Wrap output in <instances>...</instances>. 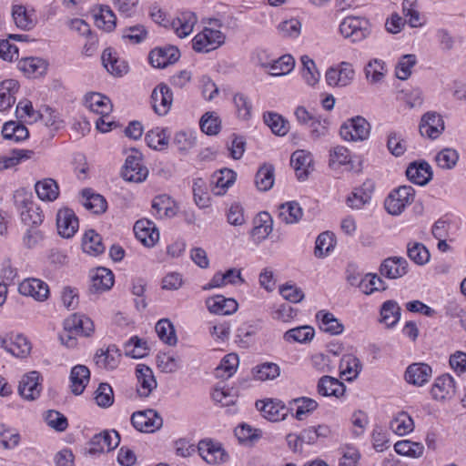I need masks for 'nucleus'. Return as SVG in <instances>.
<instances>
[{
    "instance_id": "nucleus-1",
    "label": "nucleus",
    "mask_w": 466,
    "mask_h": 466,
    "mask_svg": "<svg viewBox=\"0 0 466 466\" xmlns=\"http://www.w3.org/2000/svg\"><path fill=\"white\" fill-rule=\"evenodd\" d=\"M14 201L25 225L35 228L43 222L42 211L33 201L31 193L24 189L16 190L14 194Z\"/></svg>"
},
{
    "instance_id": "nucleus-2",
    "label": "nucleus",
    "mask_w": 466,
    "mask_h": 466,
    "mask_svg": "<svg viewBox=\"0 0 466 466\" xmlns=\"http://www.w3.org/2000/svg\"><path fill=\"white\" fill-rule=\"evenodd\" d=\"M415 190L410 186H401L393 190L385 199L384 206L390 215H400L406 206L414 200Z\"/></svg>"
},
{
    "instance_id": "nucleus-3",
    "label": "nucleus",
    "mask_w": 466,
    "mask_h": 466,
    "mask_svg": "<svg viewBox=\"0 0 466 466\" xmlns=\"http://www.w3.org/2000/svg\"><path fill=\"white\" fill-rule=\"evenodd\" d=\"M225 35L217 29L205 27L192 40L193 49L198 53H208L225 43Z\"/></svg>"
},
{
    "instance_id": "nucleus-4",
    "label": "nucleus",
    "mask_w": 466,
    "mask_h": 466,
    "mask_svg": "<svg viewBox=\"0 0 466 466\" xmlns=\"http://www.w3.org/2000/svg\"><path fill=\"white\" fill-rule=\"evenodd\" d=\"M370 132V123L360 116L349 119L339 130L341 137L347 141H363L369 137Z\"/></svg>"
},
{
    "instance_id": "nucleus-5",
    "label": "nucleus",
    "mask_w": 466,
    "mask_h": 466,
    "mask_svg": "<svg viewBox=\"0 0 466 466\" xmlns=\"http://www.w3.org/2000/svg\"><path fill=\"white\" fill-rule=\"evenodd\" d=\"M339 31L353 43L362 41L370 33L368 20L356 16L346 17L339 25Z\"/></svg>"
},
{
    "instance_id": "nucleus-6",
    "label": "nucleus",
    "mask_w": 466,
    "mask_h": 466,
    "mask_svg": "<svg viewBox=\"0 0 466 466\" xmlns=\"http://www.w3.org/2000/svg\"><path fill=\"white\" fill-rule=\"evenodd\" d=\"M147 175L148 169L142 163L141 153L134 151L133 154L127 156L122 170V177L125 180L140 183L146 180Z\"/></svg>"
},
{
    "instance_id": "nucleus-7",
    "label": "nucleus",
    "mask_w": 466,
    "mask_h": 466,
    "mask_svg": "<svg viewBox=\"0 0 466 466\" xmlns=\"http://www.w3.org/2000/svg\"><path fill=\"white\" fill-rule=\"evenodd\" d=\"M131 423L139 431L154 432L162 427L163 420L155 410L149 409L134 412Z\"/></svg>"
},
{
    "instance_id": "nucleus-8",
    "label": "nucleus",
    "mask_w": 466,
    "mask_h": 466,
    "mask_svg": "<svg viewBox=\"0 0 466 466\" xmlns=\"http://www.w3.org/2000/svg\"><path fill=\"white\" fill-rule=\"evenodd\" d=\"M256 408L265 419L270 421L285 420L289 411V408L278 400H258L256 401Z\"/></svg>"
},
{
    "instance_id": "nucleus-9",
    "label": "nucleus",
    "mask_w": 466,
    "mask_h": 466,
    "mask_svg": "<svg viewBox=\"0 0 466 466\" xmlns=\"http://www.w3.org/2000/svg\"><path fill=\"white\" fill-rule=\"evenodd\" d=\"M355 72L351 64L341 62L339 67H330L326 72V81L330 86H346L353 79Z\"/></svg>"
},
{
    "instance_id": "nucleus-10",
    "label": "nucleus",
    "mask_w": 466,
    "mask_h": 466,
    "mask_svg": "<svg viewBox=\"0 0 466 466\" xmlns=\"http://www.w3.org/2000/svg\"><path fill=\"white\" fill-rule=\"evenodd\" d=\"M151 101L154 111L158 116H165L171 107L173 93L166 84H159L151 94Z\"/></svg>"
},
{
    "instance_id": "nucleus-11",
    "label": "nucleus",
    "mask_w": 466,
    "mask_h": 466,
    "mask_svg": "<svg viewBox=\"0 0 466 466\" xmlns=\"http://www.w3.org/2000/svg\"><path fill=\"white\" fill-rule=\"evenodd\" d=\"M56 227L61 237L69 238L78 229V218L72 209L62 208L56 215Z\"/></svg>"
},
{
    "instance_id": "nucleus-12",
    "label": "nucleus",
    "mask_w": 466,
    "mask_h": 466,
    "mask_svg": "<svg viewBox=\"0 0 466 466\" xmlns=\"http://www.w3.org/2000/svg\"><path fill=\"white\" fill-rule=\"evenodd\" d=\"M180 57V52L177 47L169 46L159 47L149 53V62L157 68H164L168 65L176 63Z\"/></svg>"
},
{
    "instance_id": "nucleus-13",
    "label": "nucleus",
    "mask_w": 466,
    "mask_h": 466,
    "mask_svg": "<svg viewBox=\"0 0 466 466\" xmlns=\"http://www.w3.org/2000/svg\"><path fill=\"white\" fill-rule=\"evenodd\" d=\"M419 130L422 137L435 139L444 130V122L440 115L428 112L421 117Z\"/></svg>"
},
{
    "instance_id": "nucleus-14",
    "label": "nucleus",
    "mask_w": 466,
    "mask_h": 466,
    "mask_svg": "<svg viewBox=\"0 0 466 466\" xmlns=\"http://www.w3.org/2000/svg\"><path fill=\"white\" fill-rule=\"evenodd\" d=\"M199 455L209 464L224 462L228 460V454L219 443L210 440H202L198 446Z\"/></svg>"
},
{
    "instance_id": "nucleus-15",
    "label": "nucleus",
    "mask_w": 466,
    "mask_h": 466,
    "mask_svg": "<svg viewBox=\"0 0 466 466\" xmlns=\"http://www.w3.org/2000/svg\"><path fill=\"white\" fill-rule=\"evenodd\" d=\"M408 266V261L404 258L390 257L380 264V273L390 279H399L407 274Z\"/></svg>"
},
{
    "instance_id": "nucleus-16",
    "label": "nucleus",
    "mask_w": 466,
    "mask_h": 466,
    "mask_svg": "<svg viewBox=\"0 0 466 466\" xmlns=\"http://www.w3.org/2000/svg\"><path fill=\"white\" fill-rule=\"evenodd\" d=\"M120 358V350L115 345H109L106 349L96 350L94 361L98 368L112 370L117 368Z\"/></svg>"
},
{
    "instance_id": "nucleus-17",
    "label": "nucleus",
    "mask_w": 466,
    "mask_h": 466,
    "mask_svg": "<svg viewBox=\"0 0 466 466\" xmlns=\"http://www.w3.org/2000/svg\"><path fill=\"white\" fill-rule=\"evenodd\" d=\"M136 238L146 247H152L159 238L155 224L147 219L137 220L134 225Z\"/></svg>"
},
{
    "instance_id": "nucleus-18",
    "label": "nucleus",
    "mask_w": 466,
    "mask_h": 466,
    "mask_svg": "<svg viewBox=\"0 0 466 466\" xmlns=\"http://www.w3.org/2000/svg\"><path fill=\"white\" fill-rule=\"evenodd\" d=\"M39 379L40 373L37 371H31L25 374L19 382V394L28 400L38 398L42 390Z\"/></svg>"
},
{
    "instance_id": "nucleus-19",
    "label": "nucleus",
    "mask_w": 466,
    "mask_h": 466,
    "mask_svg": "<svg viewBox=\"0 0 466 466\" xmlns=\"http://www.w3.org/2000/svg\"><path fill=\"white\" fill-rule=\"evenodd\" d=\"M19 292L24 296L33 297L44 301L48 298L49 288L46 283L38 279H26L19 284Z\"/></svg>"
},
{
    "instance_id": "nucleus-20",
    "label": "nucleus",
    "mask_w": 466,
    "mask_h": 466,
    "mask_svg": "<svg viewBox=\"0 0 466 466\" xmlns=\"http://www.w3.org/2000/svg\"><path fill=\"white\" fill-rule=\"evenodd\" d=\"M455 381L449 374L438 377L431 390L432 398L437 400H450L455 395Z\"/></svg>"
},
{
    "instance_id": "nucleus-21",
    "label": "nucleus",
    "mask_w": 466,
    "mask_h": 466,
    "mask_svg": "<svg viewBox=\"0 0 466 466\" xmlns=\"http://www.w3.org/2000/svg\"><path fill=\"white\" fill-rule=\"evenodd\" d=\"M120 442V436L117 431H103L96 434L90 441L92 452L110 451L116 448Z\"/></svg>"
},
{
    "instance_id": "nucleus-22",
    "label": "nucleus",
    "mask_w": 466,
    "mask_h": 466,
    "mask_svg": "<svg viewBox=\"0 0 466 466\" xmlns=\"http://www.w3.org/2000/svg\"><path fill=\"white\" fill-rule=\"evenodd\" d=\"M290 164L293 167L296 176L299 180L308 178L312 167V156L305 150L295 151L290 157Z\"/></svg>"
},
{
    "instance_id": "nucleus-23",
    "label": "nucleus",
    "mask_w": 466,
    "mask_h": 466,
    "mask_svg": "<svg viewBox=\"0 0 466 466\" xmlns=\"http://www.w3.org/2000/svg\"><path fill=\"white\" fill-rule=\"evenodd\" d=\"M136 374L137 379V393L141 397H148L157 387V381L152 370L144 364L137 366Z\"/></svg>"
},
{
    "instance_id": "nucleus-24",
    "label": "nucleus",
    "mask_w": 466,
    "mask_h": 466,
    "mask_svg": "<svg viewBox=\"0 0 466 466\" xmlns=\"http://www.w3.org/2000/svg\"><path fill=\"white\" fill-rule=\"evenodd\" d=\"M406 176L412 183L424 186L431 179L432 171L431 166L426 161L412 162L407 167Z\"/></svg>"
},
{
    "instance_id": "nucleus-25",
    "label": "nucleus",
    "mask_w": 466,
    "mask_h": 466,
    "mask_svg": "<svg viewBox=\"0 0 466 466\" xmlns=\"http://www.w3.org/2000/svg\"><path fill=\"white\" fill-rule=\"evenodd\" d=\"M64 329L88 337L94 331V323L88 317L74 313L65 319Z\"/></svg>"
},
{
    "instance_id": "nucleus-26",
    "label": "nucleus",
    "mask_w": 466,
    "mask_h": 466,
    "mask_svg": "<svg viewBox=\"0 0 466 466\" xmlns=\"http://www.w3.org/2000/svg\"><path fill=\"white\" fill-rule=\"evenodd\" d=\"M431 367L426 363H412L405 372V380L408 383L416 386H422L427 383L431 377Z\"/></svg>"
},
{
    "instance_id": "nucleus-27",
    "label": "nucleus",
    "mask_w": 466,
    "mask_h": 466,
    "mask_svg": "<svg viewBox=\"0 0 466 466\" xmlns=\"http://www.w3.org/2000/svg\"><path fill=\"white\" fill-rule=\"evenodd\" d=\"M207 307L211 313L218 315H230L237 311L238 304L233 299L217 295L206 300Z\"/></svg>"
},
{
    "instance_id": "nucleus-28",
    "label": "nucleus",
    "mask_w": 466,
    "mask_h": 466,
    "mask_svg": "<svg viewBox=\"0 0 466 466\" xmlns=\"http://www.w3.org/2000/svg\"><path fill=\"white\" fill-rule=\"evenodd\" d=\"M373 190L374 183L370 180L365 181L347 198V205L351 208H361L370 202Z\"/></svg>"
},
{
    "instance_id": "nucleus-29",
    "label": "nucleus",
    "mask_w": 466,
    "mask_h": 466,
    "mask_svg": "<svg viewBox=\"0 0 466 466\" xmlns=\"http://www.w3.org/2000/svg\"><path fill=\"white\" fill-rule=\"evenodd\" d=\"M236 179V173L229 168H222L215 172L211 178L212 192L214 195L222 196L226 193Z\"/></svg>"
},
{
    "instance_id": "nucleus-30",
    "label": "nucleus",
    "mask_w": 466,
    "mask_h": 466,
    "mask_svg": "<svg viewBox=\"0 0 466 466\" xmlns=\"http://www.w3.org/2000/svg\"><path fill=\"white\" fill-rule=\"evenodd\" d=\"M114 285V275L106 268H97L91 276L90 290L103 292L110 289Z\"/></svg>"
},
{
    "instance_id": "nucleus-31",
    "label": "nucleus",
    "mask_w": 466,
    "mask_h": 466,
    "mask_svg": "<svg viewBox=\"0 0 466 466\" xmlns=\"http://www.w3.org/2000/svg\"><path fill=\"white\" fill-rule=\"evenodd\" d=\"M90 379V370L85 365H76L72 368L70 373L71 391L75 395L84 392Z\"/></svg>"
},
{
    "instance_id": "nucleus-32",
    "label": "nucleus",
    "mask_w": 466,
    "mask_h": 466,
    "mask_svg": "<svg viewBox=\"0 0 466 466\" xmlns=\"http://www.w3.org/2000/svg\"><path fill=\"white\" fill-rule=\"evenodd\" d=\"M17 67L27 77H38L46 74L47 64L39 57H25L18 62Z\"/></svg>"
},
{
    "instance_id": "nucleus-33",
    "label": "nucleus",
    "mask_w": 466,
    "mask_h": 466,
    "mask_svg": "<svg viewBox=\"0 0 466 466\" xmlns=\"http://www.w3.org/2000/svg\"><path fill=\"white\" fill-rule=\"evenodd\" d=\"M18 89L19 84L15 79H6L0 83V111L9 109L15 103V95Z\"/></svg>"
},
{
    "instance_id": "nucleus-34",
    "label": "nucleus",
    "mask_w": 466,
    "mask_h": 466,
    "mask_svg": "<svg viewBox=\"0 0 466 466\" xmlns=\"http://www.w3.org/2000/svg\"><path fill=\"white\" fill-rule=\"evenodd\" d=\"M345 389L342 382L330 376H323L318 382V392L325 397L334 396L339 398L344 394Z\"/></svg>"
},
{
    "instance_id": "nucleus-35",
    "label": "nucleus",
    "mask_w": 466,
    "mask_h": 466,
    "mask_svg": "<svg viewBox=\"0 0 466 466\" xmlns=\"http://www.w3.org/2000/svg\"><path fill=\"white\" fill-rule=\"evenodd\" d=\"M154 216L159 218H172L177 214V208L167 195L156 197L152 201Z\"/></svg>"
},
{
    "instance_id": "nucleus-36",
    "label": "nucleus",
    "mask_w": 466,
    "mask_h": 466,
    "mask_svg": "<svg viewBox=\"0 0 466 466\" xmlns=\"http://www.w3.org/2000/svg\"><path fill=\"white\" fill-rule=\"evenodd\" d=\"M316 319L319 322V328L331 335H339L343 332L344 326L334 315L329 311L319 310L316 314Z\"/></svg>"
},
{
    "instance_id": "nucleus-37",
    "label": "nucleus",
    "mask_w": 466,
    "mask_h": 466,
    "mask_svg": "<svg viewBox=\"0 0 466 466\" xmlns=\"http://www.w3.org/2000/svg\"><path fill=\"white\" fill-rule=\"evenodd\" d=\"M303 211L295 201L283 203L279 207V218L286 224H294L300 220Z\"/></svg>"
},
{
    "instance_id": "nucleus-38",
    "label": "nucleus",
    "mask_w": 466,
    "mask_h": 466,
    "mask_svg": "<svg viewBox=\"0 0 466 466\" xmlns=\"http://www.w3.org/2000/svg\"><path fill=\"white\" fill-rule=\"evenodd\" d=\"M86 104L91 111L102 116L108 115L112 110L110 99L99 93H92L86 96Z\"/></svg>"
},
{
    "instance_id": "nucleus-39",
    "label": "nucleus",
    "mask_w": 466,
    "mask_h": 466,
    "mask_svg": "<svg viewBox=\"0 0 466 466\" xmlns=\"http://www.w3.org/2000/svg\"><path fill=\"white\" fill-rule=\"evenodd\" d=\"M102 63L106 70L115 76H122L127 72V65L125 61L119 60L111 48H106L102 54Z\"/></svg>"
},
{
    "instance_id": "nucleus-40",
    "label": "nucleus",
    "mask_w": 466,
    "mask_h": 466,
    "mask_svg": "<svg viewBox=\"0 0 466 466\" xmlns=\"http://www.w3.org/2000/svg\"><path fill=\"white\" fill-rule=\"evenodd\" d=\"M340 374L346 376V380L351 381L356 379L361 370L360 360L354 355H344L339 362Z\"/></svg>"
},
{
    "instance_id": "nucleus-41",
    "label": "nucleus",
    "mask_w": 466,
    "mask_h": 466,
    "mask_svg": "<svg viewBox=\"0 0 466 466\" xmlns=\"http://www.w3.org/2000/svg\"><path fill=\"white\" fill-rule=\"evenodd\" d=\"M82 196L84 207L94 214H102L106 210L107 203L103 196L92 193L90 189H84Z\"/></svg>"
},
{
    "instance_id": "nucleus-42",
    "label": "nucleus",
    "mask_w": 466,
    "mask_h": 466,
    "mask_svg": "<svg viewBox=\"0 0 466 466\" xmlns=\"http://www.w3.org/2000/svg\"><path fill=\"white\" fill-rule=\"evenodd\" d=\"M82 247L85 252L94 256L102 254L105 250L102 237L93 229L85 233Z\"/></svg>"
},
{
    "instance_id": "nucleus-43",
    "label": "nucleus",
    "mask_w": 466,
    "mask_h": 466,
    "mask_svg": "<svg viewBox=\"0 0 466 466\" xmlns=\"http://www.w3.org/2000/svg\"><path fill=\"white\" fill-rule=\"evenodd\" d=\"M380 321L388 328L393 327L400 319V308L394 300L385 301L380 309Z\"/></svg>"
},
{
    "instance_id": "nucleus-44",
    "label": "nucleus",
    "mask_w": 466,
    "mask_h": 466,
    "mask_svg": "<svg viewBox=\"0 0 466 466\" xmlns=\"http://www.w3.org/2000/svg\"><path fill=\"white\" fill-rule=\"evenodd\" d=\"M35 155L33 150L14 149L8 156H0V170H5L18 165L22 160L30 159Z\"/></svg>"
},
{
    "instance_id": "nucleus-45",
    "label": "nucleus",
    "mask_w": 466,
    "mask_h": 466,
    "mask_svg": "<svg viewBox=\"0 0 466 466\" xmlns=\"http://www.w3.org/2000/svg\"><path fill=\"white\" fill-rule=\"evenodd\" d=\"M168 137L167 128L156 127L146 134L145 140L149 147L162 150L167 147Z\"/></svg>"
},
{
    "instance_id": "nucleus-46",
    "label": "nucleus",
    "mask_w": 466,
    "mask_h": 466,
    "mask_svg": "<svg viewBox=\"0 0 466 466\" xmlns=\"http://www.w3.org/2000/svg\"><path fill=\"white\" fill-rule=\"evenodd\" d=\"M35 187L38 198L42 200L53 201L56 199L59 195L58 185L52 178L38 181Z\"/></svg>"
},
{
    "instance_id": "nucleus-47",
    "label": "nucleus",
    "mask_w": 466,
    "mask_h": 466,
    "mask_svg": "<svg viewBox=\"0 0 466 466\" xmlns=\"http://www.w3.org/2000/svg\"><path fill=\"white\" fill-rule=\"evenodd\" d=\"M274 167L269 164H264L258 170L255 177V183L258 190L268 191L274 185Z\"/></svg>"
},
{
    "instance_id": "nucleus-48",
    "label": "nucleus",
    "mask_w": 466,
    "mask_h": 466,
    "mask_svg": "<svg viewBox=\"0 0 466 466\" xmlns=\"http://www.w3.org/2000/svg\"><path fill=\"white\" fill-rule=\"evenodd\" d=\"M197 23V16L195 14L187 12L183 13L180 17L173 21L172 25L176 30L177 35L180 37L187 36L193 30Z\"/></svg>"
},
{
    "instance_id": "nucleus-49",
    "label": "nucleus",
    "mask_w": 466,
    "mask_h": 466,
    "mask_svg": "<svg viewBox=\"0 0 466 466\" xmlns=\"http://www.w3.org/2000/svg\"><path fill=\"white\" fill-rule=\"evenodd\" d=\"M156 332L158 338L166 344L174 346L177 342L175 328L167 319H162L156 324Z\"/></svg>"
},
{
    "instance_id": "nucleus-50",
    "label": "nucleus",
    "mask_w": 466,
    "mask_h": 466,
    "mask_svg": "<svg viewBox=\"0 0 466 466\" xmlns=\"http://www.w3.org/2000/svg\"><path fill=\"white\" fill-rule=\"evenodd\" d=\"M95 23L97 27L110 32L116 27V15L107 5H101L98 13L94 14Z\"/></svg>"
},
{
    "instance_id": "nucleus-51",
    "label": "nucleus",
    "mask_w": 466,
    "mask_h": 466,
    "mask_svg": "<svg viewBox=\"0 0 466 466\" xmlns=\"http://www.w3.org/2000/svg\"><path fill=\"white\" fill-rule=\"evenodd\" d=\"M238 357L235 353L226 355L216 369V377L221 379H228L235 372L238 366Z\"/></svg>"
},
{
    "instance_id": "nucleus-52",
    "label": "nucleus",
    "mask_w": 466,
    "mask_h": 466,
    "mask_svg": "<svg viewBox=\"0 0 466 466\" xmlns=\"http://www.w3.org/2000/svg\"><path fill=\"white\" fill-rule=\"evenodd\" d=\"M31 350L30 342L27 339L21 335L16 334L15 337H9L7 352L15 357H25Z\"/></svg>"
},
{
    "instance_id": "nucleus-53",
    "label": "nucleus",
    "mask_w": 466,
    "mask_h": 466,
    "mask_svg": "<svg viewBox=\"0 0 466 466\" xmlns=\"http://www.w3.org/2000/svg\"><path fill=\"white\" fill-rule=\"evenodd\" d=\"M390 427L394 433L404 436L413 431L414 422L408 413L400 412L390 421Z\"/></svg>"
},
{
    "instance_id": "nucleus-54",
    "label": "nucleus",
    "mask_w": 466,
    "mask_h": 466,
    "mask_svg": "<svg viewBox=\"0 0 466 466\" xmlns=\"http://www.w3.org/2000/svg\"><path fill=\"white\" fill-rule=\"evenodd\" d=\"M365 75L370 83L380 82L387 73L386 64L383 60L374 58L365 66Z\"/></svg>"
},
{
    "instance_id": "nucleus-55",
    "label": "nucleus",
    "mask_w": 466,
    "mask_h": 466,
    "mask_svg": "<svg viewBox=\"0 0 466 466\" xmlns=\"http://www.w3.org/2000/svg\"><path fill=\"white\" fill-rule=\"evenodd\" d=\"M394 450L400 455L419 458L422 455L424 447L419 442L403 440L395 443Z\"/></svg>"
},
{
    "instance_id": "nucleus-56",
    "label": "nucleus",
    "mask_w": 466,
    "mask_h": 466,
    "mask_svg": "<svg viewBox=\"0 0 466 466\" xmlns=\"http://www.w3.org/2000/svg\"><path fill=\"white\" fill-rule=\"evenodd\" d=\"M264 122L278 136H285L289 132V122L277 113L264 114Z\"/></svg>"
},
{
    "instance_id": "nucleus-57",
    "label": "nucleus",
    "mask_w": 466,
    "mask_h": 466,
    "mask_svg": "<svg viewBox=\"0 0 466 466\" xmlns=\"http://www.w3.org/2000/svg\"><path fill=\"white\" fill-rule=\"evenodd\" d=\"M314 329L309 326H301L289 329L284 334L287 341L305 343L310 341L314 337Z\"/></svg>"
},
{
    "instance_id": "nucleus-58",
    "label": "nucleus",
    "mask_w": 466,
    "mask_h": 466,
    "mask_svg": "<svg viewBox=\"0 0 466 466\" xmlns=\"http://www.w3.org/2000/svg\"><path fill=\"white\" fill-rule=\"evenodd\" d=\"M408 257L417 265H424L430 260V252L427 248L419 242H410L407 246Z\"/></svg>"
},
{
    "instance_id": "nucleus-59",
    "label": "nucleus",
    "mask_w": 466,
    "mask_h": 466,
    "mask_svg": "<svg viewBox=\"0 0 466 466\" xmlns=\"http://www.w3.org/2000/svg\"><path fill=\"white\" fill-rule=\"evenodd\" d=\"M126 354L135 359H139L148 354L147 341L134 336L125 344Z\"/></svg>"
},
{
    "instance_id": "nucleus-60",
    "label": "nucleus",
    "mask_w": 466,
    "mask_h": 466,
    "mask_svg": "<svg viewBox=\"0 0 466 466\" xmlns=\"http://www.w3.org/2000/svg\"><path fill=\"white\" fill-rule=\"evenodd\" d=\"M280 369L278 364L273 362H265L256 366L253 369V375L257 380H274L279 376Z\"/></svg>"
},
{
    "instance_id": "nucleus-61",
    "label": "nucleus",
    "mask_w": 466,
    "mask_h": 466,
    "mask_svg": "<svg viewBox=\"0 0 466 466\" xmlns=\"http://www.w3.org/2000/svg\"><path fill=\"white\" fill-rule=\"evenodd\" d=\"M360 289L367 295L374 291L385 290V282L377 274H367L359 284Z\"/></svg>"
},
{
    "instance_id": "nucleus-62",
    "label": "nucleus",
    "mask_w": 466,
    "mask_h": 466,
    "mask_svg": "<svg viewBox=\"0 0 466 466\" xmlns=\"http://www.w3.org/2000/svg\"><path fill=\"white\" fill-rule=\"evenodd\" d=\"M435 160L441 168L451 169L459 160V154L453 148H443L436 155Z\"/></svg>"
},
{
    "instance_id": "nucleus-63",
    "label": "nucleus",
    "mask_w": 466,
    "mask_h": 466,
    "mask_svg": "<svg viewBox=\"0 0 466 466\" xmlns=\"http://www.w3.org/2000/svg\"><path fill=\"white\" fill-rule=\"evenodd\" d=\"M302 76L309 86H314L319 80V73L316 68L315 62L308 56H302Z\"/></svg>"
},
{
    "instance_id": "nucleus-64",
    "label": "nucleus",
    "mask_w": 466,
    "mask_h": 466,
    "mask_svg": "<svg viewBox=\"0 0 466 466\" xmlns=\"http://www.w3.org/2000/svg\"><path fill=\"white\" fill-rule=\"evenodd\" d=\"M295 66V60L290 55H284L275 60L270 66L272 76H285L292 71Z\"/></svg>"
}]
</instances>
